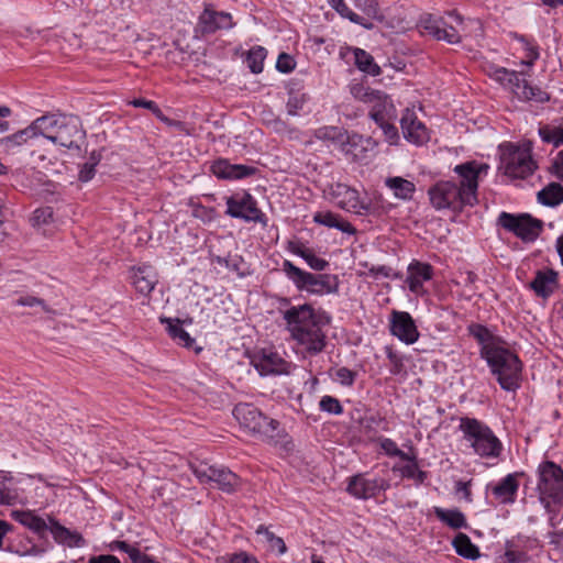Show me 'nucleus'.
Here are the masks:
<instances>
[{
  "instance_id": "obj_16",
  "label": "nucleus",
  "mask_w": 563,
  "mask_h": 563,
  "mask_svg": "<svg viewBox=\"0 0 563 563\" xmlns=\"http://www.w3.org/2000/svg\"><path fill=\"white\" fill-rule=\"evenodd\" d=\"M389 484L384 478H367L363 474L350 478L346 490L350 495L360 499L376 497L382 490H386Z\"/></svg>"
},
{
  "instance_id": "obj_48",
  "label": "nucleus",
  "mask_w": 563,
  "mask_h": 563,
  "mask_svg": "<svg viewBox=\"0 0 563 563\" xmlns=\"http://www.w3.org/2000/svg\"><path fill=\"white\" fill-rule=\"evenodd\" d=\"M411 463L405 465L402 467V475L407 478H412L417 481L418 483H423L427 478V472L419 468L416 460L413 457H410L409 460Z\"/></svg>"
},
{
  "instance_id": "obj_51",
  "label": "nucleus",
  "mask_w": 563,
  "mask_h": 563,
  "mask_svg": "<svg viewBox=\"0 0 563 563\" xmlns=\"http://www.w3.org/2000/svg\"><path fill=\"white\" fill-rule=\"evenodd\" d=\"M192 216L205 223L212 222L217 218V211L214 208L205 207L202 205L192 206Z\"/></svg>"
},
{
  "instance_id": "obj_33",
  "label": "nucleus",
  "mask_w": 563,
  "mask_h": 563,
  "mask_svg": "<svg viewBox=\"0 0 563 563\" xmlns=\"http://www.w3.org/2000/svg\"><path fill=\"white\" fill-rule=\"evenodd\" d=\"M11 517L15 521L20 522L24 527L29 528L30 530L38 534L44 533L48 529L43 518L36 516L34 512L29 510H14L12 511Z\"/></svg>"
},
{
  "instance_id": "obj_59",
  "label": "nucleus",
  "mask_w": 563,
  "mask_h": 563,
  "mask_svg": "<svg viewBox=\"0 0 563 563\" xmlns=\"http://www.w3.org/2000/svg\"><path fill=\"white\" fill-rule=\"evenodd\" d=\"M110 549L111 550H119V551H122L124 553H126L130 558V560H132V554L134 551H139V548L136 547H133L131 544H129L128 542L125 541H113L111 544H110Z\"/></svg>"
},
{
  "instance_id": "obj_9",
  "label": "nucleus",
  "mask_w": 563,
  "mask_h": 563,
  "mask_svg": "<svg viewBox=\"0 0 563 563\" xmlns=\"http://www.w3.org/2000/svg\"><path fill=\"white\" fill-rule=\"evenodd\" d=\"M451 22L441 16L423 13L417 24L420 33L430 35L437 41H445L449 44L461 42V33L465 31L463 18L455 11L449 13Z\"/></svg>"
},
{
  "instance_id": "obj_60",
  "label": "nucleus",
  "mask_w": 563,
  "mask_h": 563,
  "mask_svg": "<svg viewBox=\"0 0 563 563\" xmlns=\"http://www.w3.org/2000/svg\"><path fill=\"white\" fill-rule=\"evenodd\" d=\"M95 174L96 168L89 165L88 162H86L79 170L78 178L80 181L87 183L93 178Z\"/></svg>"
},
{
  "instance_id": "obj_35",
  "label": "nucleus",
  "mask_w": 563,
  "mask_h": 563,
  "mask_svg": "<svg viewBox=\"0 0 563 563\" xmlns=\"http://www.w3.org/2000/svg\"><path fill=\"white\" fill-rule=\"evenodd\" d=\"M538 201L548 207H555L563 202V186L559 183H550L538 192Z\"/></svg>"
},
{
  "instance_id": "obj_21",
  "label": "nucleus",
  "mask_w": 563,
  "mask_h": 563,
  "mask_svg": "<svg viewBox=\"0 0 563 563\" xmlns=\"http://www.w3.org/2000/svg\"><path fill=\"white\" fill-rule=\"evenodd\" d=\"M329 196L343 210L358 212L363 208L360 202L358 191L345 184L335 183L330 185Z\"/></svg>"
},
{
  "instance_id": "obj_29",
  "label": "nucleus",
  "mask_w": 563,
  "mask_h": 563,
  "mask_svg": "<svg viewBox=\"0 0 563 563\" xmlns=\"http://www.w3.org/2000/svg\"><path fill=\"white\" fill-rule=\"evenodd\" d=\"M288 250L292 254L300 256L316 272H323L330 265L327 260L317 256L313 250L305 246L302 243L289 242Z\"/></svg>"
},
{
  "instance_id": "obj_6",
  "label": "nucleus",
  "mask_w": 563,
  "mask_h": 563,
  "mask_svg": "<svg viewBox=\"0 0 563 563\" xmlns=\"http://www.w3.org/2000/svg\"><path fill=\"white\" fill-rule=\"evenodd\" d=\"M459 428L463 433V439L476 455L485 459H495L500 455L503 451L500 440L483 421L463 417L460 419Z\"/></svg>"
},
{
  "instance_id": "obj_12",
  "label": "nucleus",
  "mask_w": 563,
  "mask_h": 563,
  "mask_svg": "<svg viewBox=\"0 0 563 563\" xmlns=\"http://www.w3.org/2000/svg\"><path fill=\"white\" fill-rule=\"evenodd\" d=\"M191 470L201 484H214L217 488L228 494L235 492L241 484L240 477L224 466L198 462L191 464Z\"/></svg>"
},
{
  "instance_id": "obj_50",
  "label": "nucleus",
  "mask_w": 563,
  "mask_h": 563,
  "mask_svg": "<svg viewBox=\"0 0 563 563\" xmlns=\"http://www.w3.org/2000/svg\"><path fill=\"white\" fill-rule=\"evenodd\" d=\"M385 352L390 364V374L399 375L400 373H402L405 367L402 357L389 346H386Z\"/></svg>"
},
{
  "instance_id": "obj_42",
  "label": "nucleus",
  "mask_w": 563,
  "mask_h": 563,
  "mask_svg": "<svg viewBox=\"0 0 563 563\" xmlns=\"http://www.w3.org/2000/svg\"><path fill=\"white\" fill-rule=\"evenodd\" d=\"M351 95L356 99L364 103L373 102L378 97L380 90H375L369 87H366L363 84L356 82L350 86Z\"/></svg>"
},
{
  "instance_id": "obj_10",
  "label": "nucleus",
  "mask_w": 563,
  "mask_h": 563,
  "mask_svg": "<svg viewBox=\"0 0 563 563\" xmlns=\"http://www.w3.org/2000/svg\"><path fill=\"white\" fill-rule=\"evenodd\" d=\"M494 78L520 101H549L550 96L538 86H532L523 77L522 73L499 67L494 71Z\"/></svg>"
},
{
  "instance_id": "obj_31",
  "label": "nucleus",
  "mask_w": 563,
  "mask_h": 563,
  "mask_svg": "<svg viewBox=\"0 0 563 563\" xmlns=\"http://www.w3.org/2000/svg\"><path fill=\"white\" fill-rule=\"evenodd\" d=\"M159 320L162 323L166 324L169 336L177 342V344L187 349L194 346L195 339L183 328V321L167 317H162Z\"/></svg>"
},
{
  "instance_id": "obj_13",
  "label": "nucleus",
  "mask_w": 563,
  "mask_h": 563,
  "mask_svg": "<svg viewBox=\"0 0 563 563\" xmlns=\"http://www.w3.org/2000/svg\"><path fill=\"white\" fill-rule=\"evenodd\" d=\"M498 224L525 242L537 240L543 229V222L528 213L512 214L504 211L498 217Z\"/></svg>"
},
{
  "instance_id": "obj_23",
  "label": "nucleus",
  "mask_w": 563,
  "mask_h": 563,
  "mask_svg": "<svg viewBox=\"0 0 563 563\" xmlns=\"http://www.w3.org/2000/svg\"><path fill=\"white\" fill-rule=\"evenodd\" d=\"M314 136L322 141H332L340 143L342 151L346 154L352 153V147L356 146L362 141V136L353 134L352 136L346 135L342 129L336 126H322L314 131Z\"/></svg>"
},
{
  "instance_id": "obj_52",
  "label": "nucleus",
  "mask_w": 563,
  "mask_h": 563,
  "mask_svg": "<svg viewBox=\"0 0 563 563\" xmlns=\"http://www.w3.org/2000/svg\"><path fill=\"white\" fill-rule=\"evenodd\" d=\"M470 334L475 338L483 346L488 344L487 341L490 339V332L482 324L473 323L468 327Z\"/></svg>"
},
{
  "instance_id": "obj_55",
  "label": "nucleus",
  "mask_w": 563,
  "mask_h": 563,
  "mask_svg": "<svg viewBox=\"0 0 563 563\" xmlns=\"http://www.w3.org/2000/svg\"><path fill=\"white\" fill-rule=\"evenodd\" d=\"M393 121L394 120H386L385 123H377V125L382 129L386 140L390 144H395L399 139L398 130Z\"/></svg>"
},
{
  "instance_id": "obj_24",
  "label": "nucleus",
  "mask_w": 563,
  "mask_h": 563,
  "mask_svg": "<svg viewBox=\"0 0 563 563\" xmlns=\"http://www.w3.org/2000/svg\"><path fill=\"white\" fill-rule=\"evenodd\" d=\"M131 279L136 291L144 296H148L158 283L157 272L151 265L133 268Z\"/></svg>"
},
{
  "instance_id": "obj_26",
  "label": "nucleus",
  "mask_w": 563,
  "mask_h": 563,
  "mask_svg": "<svg viewBox=\"0 0 563 563\" xmlns=\"http://www.w3.org/2000/svg\"><path fill=\"white\" fill-rule=\"evenodd\" d=\"M558 285V274L552 269L538 271L530 288L537 296L548 298L551 296Z\"/></svg>"
},
{
  "instance_id": "obj_15",
  "label": "nucleus",
  "mask_w": 563,
  "mask_h": 563,
  "mask_svg": "<svg viewBox=\"0 0 563 563\" xmlns=\"http://www.w3.org/2000/svg\"><path fill=\"white\" fill-rule=\"evenodd\" d=\"M389 330L394 336L408 345L416 343L420 336L413 318L407 311H391Z\"/></svg>"
},
{
  "instance_id": "obj_3",
  "label": "nucleus",
  "mask_w": 563,
  "mask_h": 563,
  "mask_svg": "<svg viewBox=\"0 0 563 563\" xmlns=\"http://www.w3.org/2000/svg\"><path fill=\"white\" fill-rule=\"evenodd\" d=\"M537 474L539 501L549 516V526L555 528L559 511L563 508V468L553 461H543Z\"/></svg>"
},
{
  "instance_id": "obj_14",
  "label": "nucleus",
  "mask_w": 563,
  "mask_h": 563,
  "mask_svg": "<svg viewBox=\"0 0 563 563\" xmlns=\"http://www.w3.org/2000/svg\"><path fill=\"white\" fill-rule=\"evenodd\" d=\"M225 213L234 219L261 223L263 227H267V217L257 207L255 198L245 191L227 198Z\"/></svg>"
},
{
  "instance_id": "obj_53",
  "label": "nucleus",
  "mask_w": 563,
  "mask_h": 563,
  "mask_svg": "<svg viewBox=\"0 0 563 563\" xmlns=\"http://www.w3.org/2000/svg\"><path fill=\"white\" fill-rule=\"evenodd\" d=\"M334 378L343 386H352L355 382L356 373L347 367H340L335 371Z\"/></svg>"
},
{
  "instance_id": "obj_19",
  "label": "nucleus",
  "mask_w": 563,
  "mask_h": 563,
  "mask_svg": "<svg viewBox=\"0 0 563 563\" xmlns=\"http://www.w3.org/2000/svg\"><path fill=\"white\" fill-rule=\"evenodd\" d=\"M203 34H212L219 30H229L233 26L232 16L224 11H216L211 5H206L198 22Z\"/></svg>"
},
{
  "instance_id": "obj_44",
  "label": "nucleus",
  "mask_w": 563,
  "mask_h": 563,
  "mask_svg": "<svg viewBox=\"0 0 563 563\" xmlns=\"http://www.w3.org/2000/svg\"><path fill=\"white\" fill-rule=\"evenodd\" d=\"M8 479V474L3 471H0V504L1 505H13L18 498V494L9 489L5 485V481Z\"/></svg>"
},
{
  "instance_id": "obj_28",
  "label": "nucleus",
  "mask_w": 563,
  "mask_h": 563,
  "mask_svg": "<svg viewBox=\"0 0 563 563\" xmlns=\"http://www.w3.org/2000/svg\"><path fill=\"white\" fill-rule=\"evenodd\" d=\"M37 135L38 131L37 128H35L34 120L27 128L0 139V150L5 153L14 152L15 148Z\"/></svg>"
},
{
  "instance_id": "obj_17",
  "label": "nucleus",
  "mask_w": 563,
  "mask_h": 563,
  "mask_svg": "<svg viewBox=\"0 0 563 563\" xmlns=\"http://www.w3.org/2000/svg\"><path fill=\"white\" fill-rule=\"evenodd\" d=\"M522 473H510L497 483L487 485L486 490L490 492L498 504L510 505L516 501L519 489V477Z\"/></svg>"
},
{
  "instance_id": "obj_22",
  "label": "nucleus",
  "mask_w": 563,
  "mask_h": 563,
  "mask_svg": "<svg viewBox=\"0 0 563 563\" xmlns=\"http://www.w3.org/2000/svg\"><path fill=\"white\" fill-rule=\"evenodd\" d=\"M433 277V267L428 263L412 261L407 269L406 283L411 292L420 295L423 292V283Z\"/></svg>"
},
{
  "instance_id": "obj_20",
  "label": "nucleus",
  "mask_w": 563,
  "mask_h": 563,
  "mask_svg": "<svg viewBox=\"0 0 563 563\" xmlns=\"http://www.w3.org/2000/svg\"><path fill=\"white\" fill-rule=\"evenodd\" d=\"M400 125L404 137L407 141L416 145H422L429 141V133L426 125L417 119L416 113L412 110H405L400 120Z\"/></svg>"
},
{
  "instance_id": "obj_61",
  "label": "nucleus",
  "mask_w": 563,
  "mask_h": 563,
  "mask_svg": "<svg viewBox=\"0 0 563 563\" xmlns=\"http://www.w3.org/2000/svg\"><path fill=\"white\" fill-rule=\"evenodd\" d=\"M152 113L163 123L169 125V126H177L180 128L183 123L180 121H175L169 118H167L163 111L159 109V107L156 104L155 109L152 110Z\"/></svg>"
},
{
  "instance_id": "obj_25",
  "label": "nucleus",
  "mask_w": 563,
  "mask_h": 563,
  "mask_svg": "<svg viewBox=\"0 0 563 563\" xmlns=\"http://www.w3.org/2000/svg\"><path fill=\"white\" fill-rule=\"evenodd\" d=\"M376 100L368 102L372 106L369 110V118L377 123H385L386 120L396 119V108L389 97L380 91Z\"/></svg>"
},
{
  "instance_id": "obj_18",
  "label": "nucleus",
  "mask_w": 563,
  "mask_h": 563,
  "mask_svg": "<svg viewBox=\"0 0 563 563\" xmlns=\"http://www.w3.org/2000/svg\"><path fill=\"white\" fill-rule=\"evenodd\" d=\"M262 376L289 374L291 364L274 352H263L252 361Z\"/></svg>"
},
{
  "instance_id": "obj_5",
  "label": "nucleus",
  "mask_w": 563,
  "mask_h": 563,
  "mask_svg": "<svg viewBox=\"0 0 563 563\" xmlns=\"http://www.w3.org/2000/svg\"><path fill=\"white\" fill-rule=\"evenodd\" d=\"M481 355L487 361L503 389L514 391L519 388L522 364L517 354L503 346L485 344Z\"/></svg>"
},
{
  "instance_id": "obj_40",
  "label": "nucleus",
  "mask_w": 563,
  "mask_h": 563,
  "mask_svg": "<svg viewBox=\"0 0 563 563\" xmlns=\"http://www.w3.org/2000/svg\"><path fill=\"white\" fill-rule=\"evenodd\" d=\"M266 55L267 51L263 46H254L247 52L246 64L253 74L263 71Z\"/></svg>"
},
{
  "instance_id": "obj_58",
  "label": "nucleus",
  "mask_w": 563,
  "mask_h": 563,
  "mask_svg": "<svg viewBox=\"0 0 563 563\" xmlns=\"http://www.w3.org/2000/svg\"><path fill=\"white\" fill-rule=\"evenodd\" d=\"M15 305L18 306H27V307H34V306H41L43 310H46L45 302L34 296H23L16 299Z\"/></svg>"
},
{
  "instance_id": "obj_41",
  "label": "nucleus",
  "mask_w": 563,
  "mask_h": 563,
  "mask_svg": "<svg viewBox=\"0 0 563 563\" xmlns=\"http://www.w3.org/2000/svg\"><path fill=\"white\" fill-rule=\"evenodd\" d=\"M310 100L308 93L302 91H289V97L286 103L287 113L291 117H296L305 108Z\"/></svg>"
},
{
  "instance_id": "obj_64",
  "label": "nucleus",
  "mask_w": 563,
  "mask_h": 563,
  "mask_svg": "<svg viewBox=\"0 0 563 563\" xmlns=\"http://www.w3.org/2000/svg\"><path fill=\"white\" fill-rule=\"evenodd\" d=\"M88 563H121L120 560L114 555H98L91 556Z\"/></svg>"
},
{
  "instance_id": "obj_43",
  "label": "nucleus",
  "mask_w": 563,
  "mask_h": 563,
  "mask_svg": "<svg viewBox=\"0 0 563 563\" xmlns=\"http://www.w3.org/2000/svg\"><path fill=\"white\" fill-rule=\"evenodd\" d=\"M54 211L52 207H41L34 210L30 222L34 228L46 225L53 221Z\"/></svg>"
},
{
  "instance_id": "obj_8",
  "label": "nucleus",
  "mask_w": 563,
  "mask_h": 563,
  "mask_svg": "<svg viewBox=\"0 0 563 563\" xmlns=\"http://www.w3.org/2000/svg\"><path fill=\"white\" fill-rule=\"evenodd\" d=\"M233 416L241 427L263 441L271 442L280 435L279 421L265 416L252 404H238L233 409Z\"/></svg>"
},
{
  "instance_id": "obj_39",
  "label": "nucleus",
  "mask_w": 563,
  "mask_h": 563,
  "mask_svg": "<svg viewBox=\"0 0 563 563\" xmlns=\"http://www.w3.org/2000/svg\"><path fill=\"white\" fill-rule=\"evenodd\" d=\"M328 3L343 18L349 19L355 24H360L366 29H371L372 24L366 23L365 19L353 12L345 3L344 0H328Z\"/></svg>"
},
{
  "instance_id": "obj_34",
  "label": "nucleus",
  "mask_w": 563,
  "mask_h": 563,
  "mask_svg": "<svg viewBox=\"0 0 563 563\" xmlns=\"http://www.w3.org/2000/svg\"><path fill=\"white\" fill-rule=\"evenodd\" d=\"M435 517L452 529L467 528V521L464 514L457 508L444 509L441 507H434Z\"/></svg>"
},
{
  "instance_id": "obj_2",
  "label": "nucleus",
  "mask_w": 563,
  "mask_h": 563,
  "mask_svg": "<svg viewBox=\"0 0 563 563\" xmlns=\"http://www.w3.org/2000/svg\"><path fill=\"white\" fill-rule=\"evenodd\" d=\"M287 330L298 345L309 355H317L327 344L322 330L330 323V317L322 310H316L310 303L292 306L283 312Z\"/></svg>"
},
{
  "instance_id": "obj_7",
  "label": "nucleus",
  "mask_w": 563,
  "mask_h": 563,
  "mask_svg": "<svg viewBox=\"0 0 563 563\" xmlns=\"http://www.w3.org/2000/svg\"><path fill=\"white\" fill-rule=\"evenodd\" d=\"M283 272L299 291L324 296L339 292V277L333 274H314L297 267L288 260L283 262Z\"/></svg>"
},
{
  "instance_id": "obj_56",
  "label": "nucleus",
  "mask_w": 563,
  "mask_h": 563,
  "mask_svg": "<svg viewBox=\"0 0 563 563\" xmlns=\"http://www.w3.org/2000/svg\"><path fill=\"white\" fill-rule=\"evenodd\" d=\"M295 66H296V63L290 55H288L286 53L279 54L277 62H276V68L278 71L288 74L294 70Z\"/></svg>"
},
{
  "instance_id": "obj_57",
  "label": "nucleus",
  "mask_w": 563,
  "mask_h": 563,
  "mask_svg": "<svg viewBox=\"0 0 563 563\" xmlns=\"http://www.w3.org/2000/svg\"><path fill=\"white\" fill-rule=\"evenodd\" d=\"M257 172L256 167L242 165V164H232V174L233 179H242L254 175Z\"/></svg>"
},
{
  "instance_id": "obj_1",
  "label": "nucleus",
  "mask_w": 563,
  "mask_h": 563,
  "mask_svg": "<svg viewBox=\"0 0 563 563\" xmlns=\"http://www.w3.org/2000/svg\"><path fill=\"white\" fill-rule=\"evenodd\" d=\"M486 165L466 162L454 167L459 181L441 180L428 190L431 205L438 209H450L460 212L464 207H473L478 202V177Z\"/></svg>"
},
{
  "instance_id": "obj_47",
  "label": "nucleus",
  "mask_w": 563,
  "mask_h": 563,
  "mask_svg": "<svg viewBox=\"0 0 563 563\" xmlns=\"http://www.w3.org/2000/svg\"><path fill=\"white\" fill-rule=\"evenodd\" d=\"M379 445L382 450L389 456H397L401 460H410V456L404 451H401L397 446V443L389 438H380Z\"/></svg>"
},
{
  "instance_id": "obj_63",
  "label": "nucleus",
  "mask_w": 563,
  "mask_h": 563,
  "mask_svg": "<svg viewBox=\"0 0 563 563\" xmlns=\"http://www.w3.org/2000/svg\"><path fill=\"white\" fill-rule=\"evenodd\" d=\"M230 563H258L257 560L254 556H251L244 552L234 554Z\"/></svg>"
},
{
  "instance_id": "obj_11",
  "label": "nucleus",
  "mask_w": 563,
  "mask_h": 563,
  "mask_svg": "<svg viewBox=\"0 0 563 563\" xmlns=\"http://www.w3.org/2000/svg\"><path fill=\"white\" fill-rule=\"evenodd\" d=\"M500 168L512 179H525L537 168L529 145H508L501 154Z\"/></svg>"
},
{
  "instance_id": "obj_4",
  "label": "nucleus",
  "mask_w": 563,
  "mask_h": 563,
  "mask_svg": "<svg viewBox=\"0 0 563 563\" xmlns=\"http://www.w3.org/2000/svg\"><path fill=\"white\" fill-rule=\"evenodd\" d=\"M38 135L54 144L79 150L78 141L86 136L79 117L73 114H46L35 120Z\"/></svg>"
},
{
  "instance_id": "obj_37",
  "label": "nucleus",
  "mask_w": 563,
  "mask_h": 563,
  "mask_svg": "<svg viewBox=\"0 0 563 563\" xmlns=\"http://www.w3.org/2000/svg\"><path fill=\"white\" fill-rule=\"evenodd\" d=\"M354 59L356 67L371 76H378L380 67L375 63L374 57L362 48L354 49Z\"/></svg>"
},
{
  "instance_id": "obj_49",
  "label": "nucleus",
  "mask_w": 563,
  "mask_h": 563,
  "mask_svg": "<svg viewBox=\"0 0 563 563\" xmlns=\"http://www.w3.org/2000/svg\"><path fill=\"white\" fill-rule=\"evenodd\" d=\"M211 172L221 179H233L232 164L227 159H218L211 165Z\"/></svg>"
},
{
  "instance_id": "obj_45",
  "label": "nucleus",
  "mask_w": 563,
  "mask_h": 563,
  "mask_svg": "<svg viewBox=\"0 0 563 563\" xmlns=\"http://www.w3.org/2000/svg\"><path fill=\"white\" fill-rule=\"evenodd\" d=\"M319 408L321 411L330 415H341L343 412V407L340 400L329 395H325L320 399Z\"/></svg>"
},
{
  "instance_id": "obj_46",
  "label": "nucleus",
  "mask_w": 563,
  "mask_h": 563,
  "mask_svg": "<svg viewBox=\"0 0 563 563\" xmlns=\"http://www.w3.org/2000/svg\"><path fill=\"white\" fill-rule=\"evenodd\" d=\"M518 38L523 44V47L527 52V60H523L522 64L527 65L528 67H531L540 56L539 47L533 41L528 40L523 35L519 36Z\"/></svg>"
},
{
  "instance_id": "obj_38",
  "label": "nucleus",
  "mask_w": 563,
  "mask_h": 563,
  "mask_svg": "<svg viewBox=\"0 0 563 563\" xmlns=\"http://www.w3.org/2000/svg\"><path fill=\"white\" fill-rule=\"evenodd\" d=\"M538 132L544 143L552 144L554 147L563 145V124H544Z\"/></svg>"
},
{
  "instance_id": "obj_54",
  "label": "nucleus",
  "mask_w": 563,
  "mask_h": 563,
  "mask_svg": "<svg viewBox=\"0 0 563 563\" xmlns=\"http://www.w3.org/2000/svg\"><path fill=\"white\" fill-rule=\"evenodd\" d=\"M355 7L369 18H377L378 3L376 0H354Z\"/></svg>"
},
{
  "instance_id": "obj_32",
  "label": "nucleus",
  "mask_w": 563,
  "mask_h": 563,
  "mask_svg": "<svg viewBox=\"0 0 563 563\" xmlns=\"http://www.w3.org/2000/svg\"><path fill=\"white\" fill-rule=\"evenodd\" d=\"M385 185L393 191L396 198L401 200H411L416 191V186L412 181L399 176L386 178Z\"/></svg>"
},
{
  "instance_id": "obj_62",
  "label": "nucleus",
  "mask_w": 563,
  "mask_h": 563,
  "mask_svg": "<svg viewBox=\"0 0 563 563\" xmlns=\"http://www.w3.org/2000/svg\"><path fill=\"white\" fill-rule=\"evenodd\" d=\"M132 555V563H161L148 554L142 552L140 549L139 551H134Z\"/></svg>"
},
{
  "instance_id": "obj_36",
  "label": "nucleus",
  "mask_w": 563,
  "mask_h": 563,
  "mask_svg": "<svg viewBox=\"0 0 563 563\" xmlns=\"http://www.w3.org/2000/svg\"><path fill=\"white\" fill-rule=\"evenodd\" d=\"M456 553L465 559L475 560L479 556L478 548L472 543L470 537L465 533H457L453 541Z\"/></svg>"
},
{
  "instance_id": "obj_30",
  "label": "nucleus",
  "mask_w": 563,
  "mask_h": 563,
  "mask_svg": "<svg viewBox=\"0 0 563 563\" xmlns=\"http://www.w3.org/2000/svg\"><path fill=\"white\" fill-rule=\"evenodd\" d=\"M313 221L318 224L334 228L346 234H355L356 229L349 222L343 220L339 214L331 211H318L313 214Z\"/></svg>"
},
{
  "instance_id": "obj_27",
  "label": "nucleus",
  "mask_w": 563,
  "mask_h": 563,
  "mask_svg": "<svg viewBox=\"0 0 563 563\" xmlns=\"http://www.w3.org/2000/svg\"><path fill=\"white\" fill-rule=\"evenodd\" d=\"M49 521L52 523L51 532L57 543L68 548H82L86 545V541L79 532L69 530L54 519Z\"/></svg>"
}]
</instances>
